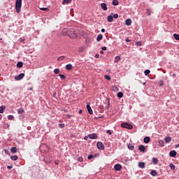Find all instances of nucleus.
Returning <instances> with one entry per match:
<instances>
[{"mask_svg": "<svg viewBox=\"0 0 179 179\" xmlns=\"http://www.w3.org/2000/svg\"><path fill=\"white\" fill-rule=\"evenodd\" d=\"M10 159L11 160H13L14 162H15V160H17V155L10 156Z\"/></svg>", "mask_w": 179, "mask_h": 179, "instance_id": "cd10ccee", "label": "nucleus"}, {"mask_svg": "<svg viewBox=\"0 0 179 179\" xmlns=\"http://www.w3.org/2000/svg\"><path fill=\"white\" fill-rule=\"evenodd\" d=\"M127 147H128V149H129V150H134V146L132 144H128Z\"/></svg>", "mask_w": 179, "mask_h": 179, "instance_id": "393cba45", "label": "nucleus"}, {"mask_svg": "<svg viewBox=\"0 0 179 179\" xmlns=\"http://www.w3.org/2000/svg\"><path fill=\"white\" fill-rule=\"evenodd\" d=\"M78 162H83V158L82 157H78Z\"/></svg>", "mask_w": 179, "mask_h": 179, "instance_id": "49530a36", "label": "nucleus"}, {"mask_svg": "<svg viewBox=\"0 0 179 179\" xmlns=\"http://www.w3.org/2000/svg\"><path fill=\"white\" fill-rule=\"evenodd\" d=\"M143 142L144 143H149V142H150V137L149 136L145 137L143 139Z\"/></svg>", "mask_w": 179, "mask_h": 179, "instance_id": "9b49d317", "label": "nucleus"}, {"mask_svg": "<svg viewBox=\"0 0 179 179\" xmlns=\"http://www.w3.org/2000/svg\"><path fill=\"white\" fill-rule=\"evenodd\" d=\"M136 45H137V47H142V42L141 41H137L136 43Z\"/></svg>", "mask_w": 179, "mask_h": 179, "instance_id": "473e14b6", "label": "nucleus"}, {"mask_svg": "<svg viewBox=\"0 0 179 179\" xmlns=\"http://www.w3.org/2000/svg\"><path fill=\"white\" fill-rule=\"evenodd\" d=\"M125 23L127 26H131V24H132V20H131V19H127L125 20Z\"/></svg>", "mask_w": 179, "mask_h": 179, "instance_id": "f8f14e48", "label": "nucleus"}, {"mask_svg": "<svg viewBox=\"0 0 179 179\" xmlns=\"http://www.w3.org/2000/svg\"><path fill=\"white\" fill-rule=\"evenodd\" d=\"M158 143L161 148H163L164 146V141L162 140H159L158 141Z\"/></svg>", "mask_w": 179, "mask_h": 179, "instance_id": "6ab92c4d", "label": "nucleus"}, {"mask_svg": "<svg viewBox=\"0 0 179 179\" xmlns=\"http://www.w3.org/2000/svg\"><path fill=\"white\" fill-rule=\"evenodd\" d=\"M59 76L61 78V79H62V80L66 79V76L65 75L59 74Z\"/></svg>", "mask_w": 179, "mask_h": 179, "instance_id": "2f4dec72", "label": "nucleus"}, {"mask_svg": "<svg viewBox=\"0 0 179 179\" xmlns=\"http://www.w3.org/2000/svg\"><path fill=\"white\" fill-rule=\"evenodd\" d=\"M159 86H164V81H163L162 80H159Z\"/></svg>", "mask_w": 179, "mask_h": 179, "instance_id": "e433bc0d", "label": "nucleus"}, {"mask_svg": "<svg viewBox=\"0 0 179 179\" xmlns=\"http://www.w3.org/2000/svg\"><path fill=\"white\" fill-rule=\"evenodd\" d=\"M113 17L114 19H118V14H114L113 16Z\"/></svg>", "mask_w": 179, "mask_h": 179, "instance_id": "79ce46f5", "label": "nucleus"}, {"mask_svg": "<svg viewBox=\"0 0 179 179\" xmlns=\"http://www.w3.org/2000/svg\"><path fill=\"white\" fill-rule=\"evenodd\" d=\"M126 42H127V43H130V42H131V40H129V39L127 38V39H126Z\"/></svg>", "mask_w": 179, "mask_h": 179, "instance_id": "5fc2aeb1", "label": "nucleus"}, {"mask_svg": "<svg viewBox=\"0 0 179 179\" xmlns=\"http://www.w3.org/2000/svg\"><path fill=\"white\" fill-rule=\"evenodd\" d=\"M67 118H71V115H67Z\"/></svg>", "mask_w": 179, "mask_h": 179, "instance_id": "4d7b16f0", "label": "nucleus"}, {"mask_svg": "<svg viewBox=\"0 0 179 179\" xmlns=\"http://www.w3.org/2000/svg\"><path fill=\"white\" fill-rule=\"evenodd\" d=\"M87 159H88V160L93 159V155H88Z\"/></svg>", "mask_w": 179, "mask_h": 179, "instance_id": "37998d69", "label": "nucleus"}, {"mask_svg": "<svg viewBox=\"0 0 179 179\" xmlns=\"http://www.w3.org/2000/svg\"><path fill=\"white\" fill-rule=\"evenodd\" d=\"M113 20H114V18H113V15H108V22L111 23V22H113Z\"/></svg>", "mask_w": 179, "mask_h": 179, "instance_id": "aec40b11", "label": "nucleus"}, {"mask_svg": "<svg viewBox=\"0 0 179 179\" xmlns=\"http://www.w3.org/2000/svg\"><path fill=\"white\" fill-rule=\"evenodd\" d=\"M96 146L99 150H104V144H103V143L99 141L96 144Z\"/></svg>", "mask_w": 179, "mask_h": 179, "instance_id": "7ed1b4c3", "label": "nucleus"}, {"mask_svg": "<svg viewBox=\"0 0 179 179\" xmlns=\"http://www.w3.org/2000/svg\"><path fill=\"white\" fill-rule=\"evenodd\" d=\"M41 9V10H48V8H40Z\"/></svg>", "mask_w": 179, "mask_h": 179, "instance_id": "de8ad7c7", "label": "nucleus"}, {"mask_svg": "<svg viewBox=\"0 0 179 179\" xmlns=\"http://www.w3.org/2000/svg\"><path fill=\"white\" fill-rule=\"evenodd\" d=\"M120 60H121V57L120 56H116L115 57V62L116 64H118V62H120Z\"/></svg>", "mask_w": 179, "mask_h": 179, "instance_id": "f3484780", "label": "nucleus"}, {"mask_svg": "<svg viewBox=\"0 0 179 179\" xmlns=\"http://www.w3.org/2000/svg\"><path fill=\"white\" fill-rule=\"evenodd\" d=\"M88 138H90V139H97V134H92L88 135Z\"/></svg>", "mask_w": 179, "mask_h": 179, "instance_id": "423d86ee", "label": "nucleus"}, {"mask_svg": "<svg viewBox=\"0 0 179 179\" xmlns=\"http://www.w3.org/2000/svg\"><path fill=\"white\" fill-rule=\"evenodd\" d=\"M147 15L148 16H150V15H152V12L150 10H149V8L147 9Z\"/></svg>", "mask_w": 179, "mask_h": 179, "instance_id": "ea45409f", "label": "nucleus"}, {"mask_svg": "<svg viewBox=\"0 0 179 179\" xmlns=\"http://www.w3.org/2000/svg\"><path fill=\"white\" fill-rule=\"evenodd\" d=\"M29 90H33V87L29 88Z\"/></svg>", "mask_w": 179, "mask_h": 179, "instance_id": "e2e57ef3", "label": "nucleus"}, {"mask_svg": "<svg viewBox=\"0 0 179 179\" xmlns=\"http://www.w3.org/2000/svg\"><path fill=\"white\" fill-rule=\"evenodd\" d=\"M84 139H85V141H87V139H89V136H85L84 137Z\"/></svg>", "mask_w": 179, "mask_h": 179, "instance_id": "3c124183", "label": "nucleus"}, {"mask_svg": "<svg viewBox=\"0 0 179 179\" xmlns=\"http://www.w3.org/2000/svg\"><path fill=\"white\" fill-rule=\"evenodd\" d=\"M169 167H171V169L172 170H176V165H174L173 163L169 164Z\"/></svg>", "mask_w": 179, "mask_h": 179, "instance_id": "c756f323", "label": "nucleus"}, {"mask_svg": "<svg viewBox=\"0 0 179 179\" xmlns=\"http://www.w3.org/2000/svg\"><path fill=\"white\" fill-rule=\"evenodd\" d=\"M117 97H119V99H122V97H124V93L120 92L117 93Z\"/></svg>", "mask_w": 179, "mask_h": 179, "instance_id": "b1692460", "label": "nucleus"}, {"mask_svg": "<svg viewBox=\"0 0 179 179\" xmlns=\"http://www.w3.org/2000/svg\"><path fill=\"white\" fill-rule=\"evenodd\" d=\"M72 64H69L66 66V69H67V71H71L72 69Z\"/></svg>", "mask_w": 179, "mask_h": 179, "instance_id": "412c9836", "label": "nucleus"}, {"mask_svg": "<svg viewBox=\"0 0 179 179\" xmlns=\"http://www.w3.org/2000/svg\"><path fill=\"white\" fill-rule=\"evenodd\" d=\"M0 120H2V115H0Z\"/></svg>", "mask_w": 179, "mask_h": 179, "instance_id": "680f3d73", "label": "nucleus"}, {"mask_svg": "<svg viewBox=\"0 0 179 179\" xmlns=\"http://www.w3.org/2000/svg\"><path fill=\"white\" fill-rule=\"evenodd\" d=\"M87 110L89 114H93V110H92V107H90V105H87Z\"/></svg>", "mask_w": 179, "mask_h": 179, "instance_id": "1a4fd4ad", "label": "nucleus"}, {"mask_svg": "<svg viewBox=\"0 0 179 179\" xmlns=\"http://www.w3.org/2000/svg\"><path fill=\"white\" fill-rule=\"evenodd\" d=\"M164 141L166 143H170L171 142V137L168 136L164 138Z\"/></svg>", "mask_w": 179, "mask_h": 179, "instance_id": "ddd939ff", "label": "nucleus"}, {"mask_svg": "<svg viewBox=\"0 0 179 179\" xmlns=\"http://www.w3.org/2000/svg\"><path fill=\"white\" fill-rule=\"evenodd\" d=\"M152 163H153V164H157V163H159V159H157V158L153 157Z\"/></svg>", "mask_w": 179, "mask_h": 179, "instance_id": "4be33fe9", "label": "nucleus"}, {"mask_svg": "<svg viewBox=\"0 0 179 179\" xmlns=\"http://www.w3.org/2000/svg\"><path fill=\"white\" fill-rule=\"evenodd\" d=\"M139 150H141V152H143V153H145V150H146V148H145V145H141L138 147Z\"/></svg>", "mask_w": 179, "mask_h": 179, "instance_id": "0eeeda50", "label": "nucleus"}, {"mask_svg": "<svg viewBox=\"0 0 179 179\" xmlns=\"http://www.w3.org/2000/svg\"><path fill=\"white\" fill-rule=\"evenodd\" d=\"M17 68H22V67H23V62H19L17 64Z\"/></svg>", "mask_w": 179, "mask_h": 179, "instance_id": "bb28decb", "label": "nucleus"}, {"mask_svg": "<svg viewBox=\"0 0 179 179\" xmlns=\"http://www.w3.org/2000/svg\"><path fill=\"white\" fill-rule=\"evenodd\" d=\"M59 127L60 128H64V127H65V124H59Z\"/></svg>", "mask_w": 179, "mask_h": 179, "instance_id": "a18cd8bd", "label": "nucleus"}, {"mask_svg": "<svg viewBox=\"0 0 179 179\" xmlns=\"http://www.w3.org/2000/svg\"><path fill=\"white\" fill-rule=\"evenodd\" d=\"M144 73L145 75V76H148V75H149V73H150V70L147 69L144 71Z\"/></svg>", "mask_w": 179, "mask_h": 179, "instance_id": "72a5a7b5", "label": "nucleus"}, {"mask_svg": "<svg viewBox=\"0 0 179 179\" xmlns=\"http://www.w3.org/2000/svg\"><path fill=\"white\" fill-rule=\"evenodd\" d=\"M24 113V110L23 109L18 110V114H23Z\"/></svg>", "mask_w": 179, "mask_h": 179, "instance_id": "a19ab883", "label": "nucleus"}, {"mask_svg": "<svg viewBox=\"0 0 179 179\" xmlns=\"http://www.w3.org/2000/svg\"><path fill=\"white\" fill-rule=\"evenodd\" d=\"M0 76H1V73H0Z\"/></svg>", "mask_w": 179, "mask_h": 179, "instance_id": "338daca9", "label": "nucleus"}, {"mask_svg": "<svg viewBox=\"0 0 179 179\" xmlns=\"http://www.w3.org/2000/svg\"><path fill=\"white\" fill-rule=\"evenodd\" d=\"M151 176H152L153 177H156V176H157V171H156V170H152L150 172Z\"/></svg>", "mask_w": 179, "mask_h": 179, "instance_id": "a211bd4d", "label": "nucleus"}, {"mask_svg": "<svg viewBox=\"0 0 179 179\" xmlns=\"http://www.w3.org/2000/svg\"><path fill=\"white\" fill-rule=\"evenodd\" d=\"M82 112H83L82 110H79V113H80V114H82Z\"/></svg>", "mask_w": 179, "mask_h": 179, "instance_id": "13d9d810", "label": "nucleus"}, {"mask_svg": "<svg viewBox=\"0 0 179 179\" xmlns=\"http://www.w3.org/2000/svg\"><path fill=\"white\" fill-rule=\"evenodd\" d=\"M54 72H55V75H58V73H59V69H55L54 70Z\"/></svg>", "mask_w": 179, "mask_h": 179, "instance_id": "58836bf2", "label": "nucleus"}, {"mask_svg": "<svg viewBox=\"0 0 179 179\" xmlns=\"http://www.w3.org/2000/svg\"><path fill=\"white\" fill-rule=\"evenodd\" d=\"M64 59H65V57L64 56H60L57 58V61H64Z\"/></svg>", "mask_w": 179, "mask_h": 179, "instance_id": "7c9ffc66", "label": "nucleus"}, {"mask_svg": "<svg viewBox=\"0 0 179 179\" xmlns=\"http://www.w3.org/2000/svg\"><path fill=\"white\" fill-rule=\"evenodd\" d=\"M145 162H139L138 163V167H140V169H145Z\"/></svg>", "mask_w": 179, "mask_h": 179, "instance_id": "2eb2a0df", "label": "nucleus"}, {"mask_svg": "<svg viewBox=\"0 0 179 179\" xmlns=\"http://www.w3.org/2000/svg\"><path fill=\"white\" fill-rule=\"evenodd\" d=\"M101 50H102V51H106V50H107V47L103 46L101 48Z\"/></svg>", "mask_w": 179, "mask_h": 179, "instance_id": "09e8293b", "label": "nucleus"}, {"mask_svg": "<svg viewBox=\"0 0 179 179\" xmlns=\"http://www.w3.org/2000/svg\"><path fill=\"white\" fill-rule=\"evenodd\" d=\"M101 7L103 10H107V4L106 3H101Z\"/></svg>", "mask_w": 179, "mask_h": 179, "instance_id": "9d476101", "label": "nucleus"}, {"mask_svg": "<svg viewBox=\"0 0 179 179\" xmlns=\"http://www.w3.org/2000/svg\"><path fill=\"white\" fill-rule=\"evenodd\" d=\"M22 9V0H16L15 1V10L17 13H20Z\"/></svg>", "mask_w": 179, "mask_h": 179, "instance_id": "f257e3e1", "label": "nucleus"}, {"mask_svg": "<svg viewBox=\"0 0 179 179\" xmlns=\"http://www.w3.org/2000/svg\"><path fill=\"white\" fill-rule=\"evenodd\" d=\"M102 33H106V29H102L101 31Z\"/></svg>", "mask_w": 179, "mask_h": 179, "instance_id": "864d4df0", "label": "nucleus"}, {"mask_svg": "<svg viewBox=\"0 0 179 179\" xmlns=\"http://www.w3.org/2000/svg\"><path fill=\"white\" fill-rule=\"evenodd\" d=\"M72 0H63L62 1V4L65 5V3H70V2H71Z\"/></svg>", "mask_w": 179, "mask_h": 179, "instance_id": "c85d7f7f", "label": "nucleus"}, {"mask_svg": "<svg viewBox=\"0 0 179 179\" xmlns=\"http://www.w3.org/2000/svg\"><path fill=\"white\" fill-rule=\"evenodd\" d=\"M7 169L8 170H11V169H13V166H7Z\"/></svg>", "mask_w": 179, "mask_h": 179, "instance_id": "8fccbe9b", "label": "nucleus"}, {"mask_svg": "<svg viewBox=\"0 0 179 179\" xmlns=\"http://www.w3.org/2000/svg\"><path fill=\"white\" fill-rule=\"evenodd\" d=\"M79 52H82L83 51V48H80L79 50H78Z\"/></svg>", "mask_w": 179, "mask_h": 179, "instance_id": "603ef678", "label": "nucleus"}, {"mask_svg": "<svg viewBox=\"0 0 179 179\" xmlns=\"http://www.w3.org/2000/svg\"><path fill=\"white\" fill-rule=\"evenodd\" d=\"M55 164H58V162H55Z\"/></svg>", "mask_w": 179, "mask_h": 179, "instance_id": "69168bd1", "label": "nucleus"}, {"mask_svg": "<svg viewBox=\"0 0 179 179\" xmlns=\"http://www.w3.org/2000/svg\"><path fill=\"white\" fill-rule=\"evenodd\" d=\"M24 78V73H22L18 76L15 77V80H20V79H23Z\"/></svg>", "mask_w": 179, "mask_h": 179, "instance_id": "20e7f679", "label": "nucleus"}, {"mask_svg": "<svg viewBox=\"0 0 179 179\" xmlns=\"http://www.w3.org/2000/svg\"><path fill=\"white\" fill-rule=\"evenodd\" d=\"M173 37H174L175 40H179V35L178 34H174Z\"/></svg>", "mask_w": 179, "mask_h": 179, "instance_id": "f704fd0d", "label": "nucleus"}, {"mask_svg": "<svg viewBox=\"0 0 179 179\" xmlns=\"http://www.w3.org/2000/svg\"><path fill=\"white\" fill-rule=\"evenodd\" d=\"M120 2L118 1V0H113V5L114 6H117V5H119Z\"/></svg>", "mask_w": 179, "mask_h": 179, "instance_id": "5701e85b", "label": "nucleus"}, {"mask_svg": "<svg viewBox=\"0 0 179 179\" xmlns=\"http://www.w3.org/2000/svg\"><path fill=\"white\" fill-rule=\"evenodd\" d=\"M13 118H15V117L12 115H9L8 116V120H13Z\"/></svg>", "mask_w": 179, "mask_h": 179, "instance_id": "4c0bfd02", "label": "nucleus"}, {"mask_svg": "<svg viewBox=\"0 0 179 179\" xmlns=\"http://www.w3.org/2000/svg\"><path fill=\"white\" fill-rule=\"evenodd\" d=\"M101 40H103V35L99 34L96 38V41H101Z\"/></svg>", "mask_w": 179, "mask_h": 179, "instance_id": "dca6fc26", "label": "nucleus"}, {"mask_svg": "<svg viewBox=\"0 0 179 179\" xmlns=\"http://www.w3.org/2000/svg\"><path fill=\"white\" fill-rule=\"evenodd\" d=\"M10 151L12 152V153H16V152H17V148H16V147H13L11 148Z\"/></svg>", "mask_w": 179, "mask_h": 179, "instance_id": "a878e982", "label": "nucleus"}, {"mask_svg": "<svg viewBox=\"0 0 179 179\" xmlns=\"http://www.w3.org/2000/svg\"><path fill=\"white\" fill-rule=\"evenodd\" d=\"M6 106H0V114H3V110H6Z\"/></svg>", "mask_w": 179, "mask_h": 179, "instance_id": "4468645a", "label": "nucleus"}, {"mask_svg": "<svg viewBox=\"0 0 179 179\" xmlns=\"http://www.w3.org/2000/svg\"><path fill=\"white\" fill-rule=\"evenodd\" d=\"M21 41H22V43H24V40H21Z\"/></svg>", "mask_w": 179, "mask_h": 179, "instance_id": "0e129e2a", "label": "nucleus"}, {"mask_svg": "<svg viewBox=\"0 0 179 179\" xmlns=\"http://www.w3.org/2000/svg\"><path fill=\"white\" fill-rule=\"evenodd\" d=\"M99 57H100L99 55H98V54L95 55V58H99Z\"/></svg>", "mask_w": 179, "mask_h": 179, "instance_id": "6e6d98bb", "label": "nucleus"}, {"mask_svg": "<svg viewBox=\"0 0 179 179\" xmlns=\"http://www.w3.org/2000/svg\"><path fill=\"white\" fill-rule=\"evenodd\" d=\"M106 134H108V135H112L113 133L111 132V130H107Z\"/></svg>", "mask_w": 179, "mask_h": 179, "instance_id": "c03bdc74", "label": "nucleus"}, {"mask_svg": "<svg viewBox=\"0 0 179 179\" xmlns=\"http://www.w3.org/2000/svg\"><path fill=\"white\" fill-rule=\"evenodd\" d=\"M114 169H115V170H116V171H120V170H121V169H122V166H121V164H117L115 165Z\"/></svg>", "mask_w": 179, "mask_h": 179, "instance_id": "39448f33", "label": "nucleus"}, {"mask_svg": "<svg viewBox=\"0 0 179 179\" xmlns=\"http://www.w3.org/2000/svg\"><path fill=\"white\" fill-rule=\"evenodd\" d=\"M105 79H106V80H111V77H110V76L108 75H106Z\"/></svg>", "mask_w": 179, "mask_h": 179, "instance_id": "c9c22d12", "label": "nucleus"}, {"mask_svg": "<svg viewBox=\"0 0 179 179\" xmlns=\"http://www.w3.org/2000/svg\"><path fill=\"white\" fill-rule=\"evenodd\" d=\"M169 156H171V157H176V156H177V152H176V150H172L169 152Z\"/></svg>", "mask_w": 179, "mask_h": 179, "instance_id": "6e6552de", "label": "nucleus"}, {"mask_svg": "<svg viewBox=\"0 0 179 179\" xmlns=\"http://www.w3.org/2000/svg\"><path fill=\"white\" fill-rule=\"evenodd\" d=\"M122 128H126L127 129H132L134 126L128 122H123L121 124Z\"/></svg>", "mask_w": 179, "mask_h": 179, "instance_id": "f03ea898", "label": "nucleus"}, {"mask_svg": "<svg viewBox=\"0 0 179 179\" xmlns=\"http://www.w3.org/2000/svg\"><path fill=\"white\" fill-rule=\"evenodd\" d=\"M107 109L110 108V105H108V106L106 107Z\"/></svg>", "mask_w": 179, "mask_h": 179, "instance_id": "052dcab7", "label": "nucleus"}, {"mask_svg": "<svg viewBox=\"0 0 179 179\" xmlns=\"http://www.w3.org/2000/svg\"><path fill=\"white\" fill-rule=\"evenodd\" d=\"M101 54H104V52H103V50L100 51Z\"/></svg>", "mask_w": 179, "mask_h": 179, "instance_id": "bf43d9fd", "label": "nucleus"}]
</instances>
